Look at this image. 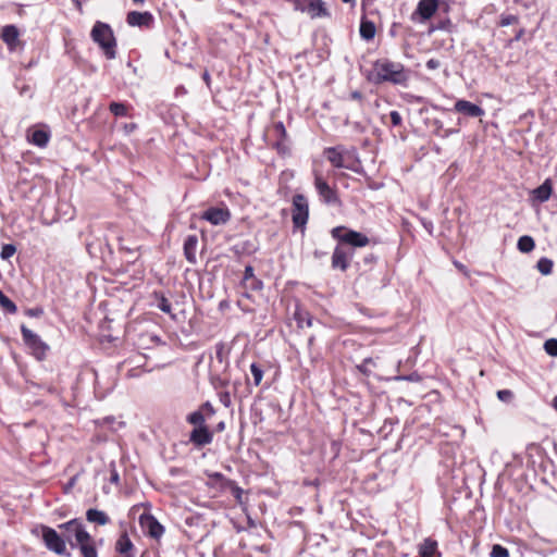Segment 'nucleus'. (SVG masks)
I'll return each mask as SVG.
<instances>
[{
  "mask_svg": "<svg viewBox=\"0 0 557 557\" xmlns=\"http://www.w3.org/2000/svg\"><path fill=\"white\" fill-rule=\"evenodd\" d=\"M362 94L359 91V90H354L352 92H350V98L352 100H358V101H361L362 100Z\"/></svg>",
  "mask_w": 557,
  "mask_h": 557,
  "instance_id": "52",
  "label": "nucleus"
},
{
  "mask_svg": "<svg viewBox=\"0 0 557 557\" xmlns=\"http://www.w3.org/2000/svg\"><path fill=\"white\" fill-rule=\"evenodd\" d=\"M154 297L158 300L157 307L164 313H171L172 306L169 299L163 294L159 293H154Z\"/></svg>",
  "mask_w": 557,
  "mask_h": 557,
  "instance_id": "34",
  "label": "nucleus"
},
{
  "mask_svg": "<svg viewBox=\"0 0 557 557\" xmlns=\"http://www.w3.org/2000/svg\"><path fill=\"white\" fill-rule=\"evenodd\" d=\"M491 557H509V552L506 547L495 544L491 550Z\"/></svg>",
  "mask_w": 557,
  "mask_h": 557,
  "instance_id": "40",
  "label": "nucleus"
},
{
  "mask_svg": "<svg viewBox=\"0 0 557 557\" xmlns=\"http://www.w3.org/2000/svg\"><path fill=\"white\" fill-rule=\"evenodd\" d=\"M16 252V247L13 244H4L1 248L0 257L3 260L10 259Z\"/></svg>",
  "mask_w": 557,
  "mask_h": 557,
  "instance_id": "38",
  "label": "nucleus"
},
{
  "mask_svg": "<svg viewBox=\"0 0 557 557\" xmlns=\"http://www.w3.org/2000/svg\"><path fill=\"white\" fill-rule=\"evenodd\" d=\"M189 441L197 447H203L212 443L213 433L208 426L194 428L189 434Z\"/></svg>",
  "mask_w": 557,
  "mask_h": 557,
  "instance_id": "16",
  "label": "nucleus"
},
{
  "mask_svg": "<svg viewBox=\"0 0 557 557\" xmlns=\"http://www.w3.org/2000/svg\"><path fill=\"white\" fill-rule=\"evenodd\" d=\"M553 407L555 408V410L557 411V396H555L553 398Z\"/></svg>",
  "mask_w": 557,
  "mask_h": 557,
  "instance_id": "61",
  "label": "nucleus"
},
{
  "mask_svg": "<svg viewBox=\"0 0 557 557\" xmlns=\"http://www.w3.org/2000/svg\"><path fill=\"white\" fill-rule=\"evenodd\" d=\"M220 401L225 406V407H230L231 406V397H230V394L228 393H223L220 395Z\"/></svg>",
  "mask_w": 557,
  "mask_h": 557,
  "instance_id": "49",
  "label": "nucleus"
},
{
  "mask_svg": "<svg viewBox=\"0 0 557 557\" xmlns=\"http://www.w3.org/2000/svg\"><path fill=\"white\" fill-rule=\"evenodd\" d=\"M440 451L442 455L448 456L450 453V445L448 443L441 444Z\"/></svg>",
  "mask_w": 557,
  "mask_h": 557,
  "instance_id": "50",
  "label": "nucleus"
},
{
  "mask_svg": "<svg viewBox=\"0 0 557 557\" xmlns=\"http://www.w3.org/2000/svg\"><path fill=\"white\" fill-rule=\"evenodd\" d=\"M126 22L129 26H137V27H141V28L150 29L154 25V17L148 11H146V12L131 11L126 15Z\"/></svg>",
  "mask_w": 557,
  "mask_h": 557,
  "instance_id": "13",
  "label": "nucleus"
},
{
  "mask_svg": "<svg viewBox=\"0 0 557 557\" xmlns=\"http://www.w3.org/2000/svg\"><path fill=\"white\" fill-rule=\"evenodd\" d=\"M90 37L102 50L108 60L116 58V39L111 26L103 22H96L90 32Z\"/></svg>",
  "mask_w": 557,
  "mask_h": 557,
  "instance_id": "3",
  "label": "nucleus"
},
{
  "mask_svg": "<svg viewBox=\"0 0 557 557\" xmlns=\"http://www.w3.org/2000/svg\"><path fill=\"white\" fill-rule=\"evenodd\" d=\"M133 1H134V3H136V4H143V3H144V0H133Z\"/></svg>",
  "mask_w": 557,
  "mask_h": 557,
  "instance_id": "64",
  "label": "nucleus"
},
{
  "mask_svg": "<svg viewBox=\"0 0 557 557\" xmlns=\"http://www.w3.org/2000/svg\"><path fill=\"white\" fill-rule=\"evenodd\" d=\"M248 288L251 290H261L263 288V283L258 277H253L248 283H245Z\"/></svg>",
  "mask_w": 557,
  "mask_h": 557,
  "instance_id": "44",
  "label": "nucleus"
},
{
  "mask_svg": "<svg viewBox=\"0 0 557 557\" xmlns=\"http://www.w3.org/2000/svg\"><path fill=\"white\" fill-rule=\"evenodd\" d=\"M497 397L502 401H510L513 397V394L510 389H500L497 392Z\"/></svg>",
  "mask_w": 557,
  "mask_h": 557,
  "instance_id": "46",
  "label": "nucleus"
},
{
  "mask_svg": "<svg viewBox=\"0 0 557 557\" xmlns=\"http://www.w3.org/2000/svg\"><path fill=\"white\" fill-rule=\"evenodd\" d=\"M250 372H251V375L253 377V384L256 386H258L261 383V381H262L263 370L261 369V367L259 364L251 363Z\"/></svg>",
  "mask_w": 557,
  "mask_h": 557,
  "instance_id": "37",
  "label": "nucleus"
},
{
  "mask_svg": "<svg viewBox=\"0 0 557 557\" xmlns=\"http://www.w3.org/2000/svg\"><path fill=\"white\" fill-rule=\"evenodd\" d=\"M360 36L361 38H363L364 40H371L374 38L375 36V25L373 22L362 17L361 18V22H360Z\"/></svg>",
  "mask_w": 557,
  "mask_h": 557,
  "instance_id": "24",
  "label": "nucleus"
},
{
  "mask_svg": "<svg viewBox=\"0 0 557 557\" xmlns=\"http://www.w3.org/2000/svg\"><path fill=\"white\" fill-rule=\"evenodd\" d=\"M42 313V310L39 309V308H36V309H30L28 311V314L32 315V317H38Z\"/></svg>",
  "mask_w": 557,
  "mask_h": 557,
  "instance_id": "54",
  "label": "nucleus"
},
{
  "mask_svg": "<svg viewBox=\"0 0 557 557\" xmlns=\"http://www.w3.org/2000/svg\"><path fill=\"white\" fill-rule=\"evenodd\" d=\"M109 110L115 116H126L128 114V107L123 102H111Z\"/></svg>",
  "mask_w": 557,
  "mask_h": 557,
  "instance_id": "33",
  "label": "nucleus"
},
{
  "mask_svg": "<svg viewBox=\"0 0 557 557\" xmlns=\"http://www.w3.org/2000/svg\"><path fill=\"white\" fill-rule=\"evenodd\" d=\"M313 343H314V336H310L308 338V346L311 347L313 345Z\"/></svg>",
  "mask_w": 557,
  "mask_h": 557,
  "instance_id": "60",
  "label": "nucleus"
},
{
  "mask_svg": "<svg viewBox=\"0 0 557 557\" xmlns=\"http://www.w3.org/2000/svg\"><path fill=\"white\" fill-rule=\"evenodd\" d=\"M371 366L374 367L375 362L372 358H364L361 363L357 364L356 370L364 376L372 375Z\"/></svg>",
  "mask_w": 557,
  "mask_h": 557,
  "instance_id": "31",
  "label": "nucleus"
},
{
  "mask_svg": "<svg viewBox=\"0 0 557 557\" xmlns=\"http://www.w3.org/2000/svg\"><path fill=\"white\" fill-rule=\"evenodd\" d=\"M225 355H226V351H225L224 344L218 343L215 345V358L219 360V362H223Z\"/></svg>",
  "mask_w": 557,
  "mask_h": 557,
  "instance_id": "45",
  "label": "nucleus"
},
{
  "mask_svg": "<svg viewBox=\"0 0 557 557\" xmlns=\"http://www.w3.org/2000/svg\"><path fill=\"white\" fill-rule=\"evenodd\" d=\"M206 416H205V412L202 411H199V410H196L191 413H189L187 417H186V421L193 425H195V428H201V426H207L206 425Z\"/></svg>",
  "mask_w": 557,
  "mask_h": 557,
  "instance_id": "29",
  "label": "nucleus"
},
{
  "mask_svg": "<svg viewBox=\"0 0 557 557\" xmlns=\"http://www.w3.org/2000/svg\"><path fill=\"white\" fill-rule=\"evenodd\" d=\"M28 140L37 147H46L49 141V134L44 129H36L29 136Z\"/></svg>",
  "mask_w": 557,
  "mask_h": 557,
  "instance_id": "25",
  "label": "nucleus"
},
{
  "mask_svg": "<svg viewBox=\"0 0 557 557\" xmlns=\"http://www.w3.org/2000/svg\"><path fill=\"white\" fill-rule=\"evenodd\" d=\"M224 429H225V423H224L223 421L219 422V423L216 424V426H215V430H216L218 432H222V431H224Z\"/></svg>",
  "mask_w": 557,
  "mask_h": 557,
  "instance_id": "56",
  "label": "nucleus"
},
{
  "mask_svg": "<svg viewBox=\"0 0 557 557\" xmlns=\"http://www.w3.org/2000/svg\"><path fill=\"white\" fill-rule=\"evenodd\" d=\"M65 540V544L69 543L72 549H75L78 541L87 539V530L83 522L75 518L58 525Z\"/></svg>",
  "mask_w": 557,
  "mask_h": 557,
  "instance_id": "6",
  "label": "nucleus"
},
{
  "mask_svg": "<svg viewBox=\"0 0 557 557\" xmlns=\"http://www.w3.org/2000/svg\"><path fill=\"white\" fill-rule=\"evenodd\" d=\"M314 187L322 202L329 206L338 205L339 198L336 189L331 187L329 183L318 173L314 174Z\"/></svg>",
  "mask_w": 557,
  "mask_h": 557,
  "instance_id": "9",
  "label": "nucleus"
},
{
  "mask_svg": "<svg viewBox=\"0 0 557 557\" xmlns=\"http://www.w3.org/2000/svg\"><path fill=\"white\" fill-rule=\"evenodd\" d=\"M211 478H213L214 480H218V481H221L222 482V485L224 486L225 484V480H227L222 473L220 472H215L211 475Z\"/></svg>",
  "mask_w": 557,
  "mask_h": 557,
  "instance_id": "51",
  "label": "nucleus"
},
{
  "mask_svg": "<svg viewBox=\"0 0 557 557\" xmlns=\"http://www.w3.org/2000/svg\"><path fill=\"white\" fill-rule=\"evenodd\" d=\"M454 265H455L456 268L460 269V270H462V269H463V265H462V264H460V263H458V262H456V261L454 262Z\"/></svg>",
  "mask_w": 557,
  "mask_h": 557,
  "instance_id": "62",
  "label": "nucleus"
},
{
  "mask_svg": "<svg viewBox=\"0 0 557 557\" xmlns=\"http://www.w3.org/2000/svg\"><path fill=\"white\" fill-rule=\"evenodd\" d=\"M436 9V0H420L417 9L411 14V21L416 23H423L433 16Z\"/></svg>",
  "mask_w": 557,
  "mask_h": 557,
  "instance_id": "11",
  "label": "nucleus"
},
{
  "mask_svg": "<svg viewBox=\"0 0 557 557\" xmlns=\"http://www.w3.org/2000/svg\"><path fill=\"white\" fill-rule=\"evenodd\" d=\"M523 35H524V28L519 29L515 36V40L516 41L520 40L523 37Z\"/></svg>",
  "mask_w": 557,
  "mask_h": 557,
  "instance_id": "55",
  "label": "nucleus"
},
{
  "mask_svg": "<svg viewBox=\"0 0 557 557\" xmlns=\"http://www.w3.org/2000/svg\"><path fill=\"white\" fill-rule=\"evenodd\" d=\"M18 35L20 33L15 25H5L1 32L2 40L10 47L15 46Z\"/></svg>",
  "mask_w": 557,
  "mask_h": 557,
  "instance_id": "23",
  "label": "nucleus"
},
{
  "mask_svg": "<svg viewBox=\"0 0 557 557\" xmlns=\"http://www.w3.org/2000/svg\"><path fill=\"white\" fill-rule=\"evenodd\" d=\"M331 236L337 240L341 246H349L352 248H362L370 244V238L358 231L351 230L344 225L335 226L331 230Z\"/></svg>",
  "mask_w": 557,
  "mask_h": 557,
  "instance_id": "4",
  "label": "nucleus"
},
{
  "mask_svg": "<svg viewBox=\"0 0 557 557\" xmlns=\"http://www.w3.org/2000/svg\"><path fill=\"white\" fill-rule=\"evenodd\" d=\"M403 379L408 380V381H412V380H414V376L409 375V376H404Z\"/></svg>",
  "mask_w": 557,
  "mask_h": 557,
  "instance_id": "63",
  "label": "nucleus"
},
{
  "mask_svg": "<svg viewBox=\"0 0 557 557\" xmlns=\"http://www.w3.org/2000/svg\"><path fill=\"white\" fill-rule=\"evenodd\" d=\"M552 193L553 184L549 178H546L542 185H540L532 191L533 197L540 202L547 201L550 198Z\"/></svg>",
  "mask_w": 557,
  "mask_h": 557,
  "instance_id": "21",
  "label": "nucleus"
},
{
  "mask_svg": "<svg viewBox=\"0 0 557 557\" xmlns=\"http://www.w3.org/2000/svg\"><path fill=\"white\" fill-rule=\"evenodd\" d=\"M198 410L205 412L207 419L211 418L215 413V410L210 401L202 404Z\"/></svg>",
  "mask_w": 557,
  "mask_h": 557,
  "instance_id": "42",
  "label": "nucleus"
},
{
  "mask_svg": "<svg viewBox=\"0 0 557 557\" xmlns=\"http://www.w3.org/2000/svg\"><path fill=\"white\" fill-rule=\"evenodd\" d=\"M389 117L393 126H399L403 122L401 115L397 111H392Z\"/></svg>",
  "mask_w": 557,
  "mask_h": 557,
  "instance_id": "48",
  "label": "nucleus"
},
{
  "mask_svg": "<svg viewBox=\"0 0 557 557\" xmlns=\"http://www.w3.org/2000/svg\"><path fill=\"white\" fill-rule=\"evenodd\" d=\"M376 258L374 257V255H370L368 257L364 258V261L368 262V263H371L375 260Z\"/></svg>",
  "mask_w": 557,
  "mask_h": 557,
  "instance_id": "58",
  "label": "nucleus"
},
{
  "mask_svg": "<svg viewBox=\"0 0 557 557\" xmlns=\"http://www.w3.org/2000/svg\"><path fill=\"white\" fill-rule=\"evenodd\" d=\"M198 238L196 235H189L184 242V255L188 262L195 264L197 262L196 251Z\"/></svg>",
  "mask_w": 557,
  "mask_h": 557,
  "instance_id": "20",
  "label": "nucleus"
},
{
  "mask_svg": "<svg viewBox=\"0 0 557 557\" xmlns=\"http://www.w3.org/2000/svg\"><path fill=\"white\" fill-rule=\"evenodd\" d=\"M294 318L299 327H304V326L310 327L312 325V317L306 310L297 309L295 311Z\"/></svg>",
  "mask_w": 557,
  "mask_h": 557,
  "instance_id": "27",
  "label": "nucleus"
},
{
  "mask_svg": "<svg viewBox=\"0 0 557 557\" xmlns=\"http://www.w3.org/2000/svg\"><path fill=\"white\" fill-rule=\"evenodd\" d=\"M437 543L431 539H426L419 547L421 557H436Z\"/></svg>",
  "mask_w": 557,
  "mask_h": 557,
  "instance_id": "26",
  "label": "nucleus"
},
{
  "mask_svg": "<svg viewBox=\"0 0 557 557\" xmlns=\"http://www.w3.org/2000/svg\"><path fill=\"white\" fill-rule=\"evenodd\" d=\"M253 272H255V270L251 265H246L245 271H244V277H243L244 284L248 283L250 280H252L255 277Z\"/></svg>",
  "mask_w": 557,
  "mask_h": 557,
  "instance_id": "47",
  "label": "nucleus"
},
{
  "mask_svg": "<svg viewBox=\"0 0 557 557\" xmlns=\"http://www.w3.org/2000/svg\"><path fill=\"white\" fill-rule=\"evenodd\" d=\"M324 154L334 168H344L358 174L363 172L357 149L354 147L349 149L341 145L327 147L324 150Z\"/></svg>",
  "mask_w": 557,
  "mask_h": 557,
  "instance_id": "2",
  "label": "nucleus"
},
{
  "mask_svg": "<svg viewBox=\"0 0 557 557\" xmlns=\"http://www.w3.org/2000/svg\"><path fill=\"white\" fill-rule=\"evenodd\" d=\"M309 220V203L308 199L302 194H296L292 200V221L295 228L302 232Z\"/></svg>",
  "mask_w": 557,
  "mask_h": 557,
  "instance_id": "7",
  "label": "nucleus"
},
{
  "mask_svg": "<svg viewBox=\"0 0 557 557\" xmlns=\"http://www.w3.org/2000/svg\"><path fill=\"white\" fill-rule=\"evenodd\" d=\"M40 531L42 542L47 549L60 556H71V553L65 545V540L61 532H58L53 528L44 524L40 525Z\"/></svg>",
  "mask_w": 557,
  "mask_h": 557,
  "instance_id": "5",
  "label": "nucleus"
},
{
  "mask_svg": "<svg viewBox=\"0 0 557 557\" xmlns=\"http://www.w3.org/2000/svg\"><path fill=\"white\" fill-rule=\"evenodd\" d=\"M0 306L9 313H15L17 311L16 305L7 297L0 289Z\"/></svg>",
  "mask_w": 557,
  "mask_h": 557,
  "instance_id": "35",
  "label": "nucleus"
},
{
  "mask_svg": "<svg viewBox=\"0 0 557 557\" xmlns=\"http://www.w3.org/2000/svg\"><path fill=\"white\" fill-rule=\"evenodd\" d=\"M111 482L117 483L119 482V473L116 471H113L111 474Z\"/></svg>",
  "mask_w": 557,
  "mask_h": 557,
  "instance_id": "57",
  "label": "nucleus"
},
{
  "mask_svg": "<svg viewBox=\"0 0 557 557\" xmlns=\"http://www.w3.org/2000/svg\"><path fill=\"white\" fill-rule=\"evenodd\" d=\"M114 548L115 552L122 557H136V548L126 531L120 534L115 542Z\"/></svg>",
  "mask_w": 557,
  "mask_h": 557,
  "instance_id": "15",
  "label": "nucleus"
},
{
  "mask_svg": "<svg viewBox=\"0 0 557 557\" xmlns=\"http://www.w3.org/2000/svg\"><path fill=\"white\" fill-rule=\"evenodd\" d=\"M86 537L87 539L78 541L75 549L79 550L82 557H98L97 541L89 534V532Z\"/></svg>",
  "mask_w": 557,
  "mask_h": 557,
  "instance_id": "18",
  "label": "nucleus"
},
{
  "mask_svg": "<svg viewBox=\"0 0 557 557\" xmlns=\"http://www.w3.org/2000/svg\"><path fill=\"white\" fill-rule=\"evenodd\" d=\"M553 265L554 263L550 259L543 257L537 261L536 269L543 275H548L553 271Z\"/></svg>",
  "mask_w": 557,
  "mask_h": 557,
  "instance_id": "32",
  "label": "nucleus"
},
{
  "mask_svg": "<svg viewBox=\"0 0 557 557\" xmlns=\"http://www.w3.org/2000/svg\"><path fill=\"white\" fill-rule=\"evenodd\" d=\"M273 136L277 139H287V132L283 122H275L271 129Z\"/></svg>",
  "mask_w": 557,
  "mask_h": 557,
  "instance_id": "36",
  "label": "nucleus"
},
{
  "mask_svg": "<svg viewBox=\"0 0 557 557\" xmlns=\"http://www.w3.org/2000/svg\"><path fill=\"white\" fill-rule=\"evenodd\" d=\"M351 258L352 252L347 251L343 246L338 244L332 253V268L345 272L349 268Z\"/></svg>",
  "mask_w": 557,
  "mask_h": 557,
  "instance_id": "14",
  "label": "nucleus"
},
{
  "mask_svg": "<svg viewBox=\"0 0 557 557\" xmlns=\"http://www.w3.org/2000/svg\"><path fill=\"white\" fill-rule=\"evenodd\" d=\"M438 61L431 59L428 61L426 66L428 69H436L438 66Z\"/></svg>",
  "mask_w": 557,
  "mask_h": 557,
  "instance_id": "53",
  "label": "nucleus"
},
{
  "mask_svg": "<svg viewBox=\"0 0 557 557\" xmlns=\"http://www.w3.org/2000/svg\"><path fill=\"white\" fill-rule=\"evenodd\" d=\"M375 84L391 83L406 86L409 81V71L400 62L389 59H379L373 63L372 77Z\"/></svg>",
  "mask_w": 557,
  "mask_h": 557,
  "instance_id": "1",
  "label": "nucleus"
},
{
  "mask_svg": "<svg viewBox=\"0 0 557 557\" xmlns=\"http://www.w3.org/2000/svg\"><path fill=\"white\" fill-rule=\"evenodd\" d=\"M202 78H203L205 82H207V84H209L210 75H209V73L207 71L203 73Z\"/></svg>",
  "mask_w": 557,
  "mask_h": 557,
  "instance_id": "59",
  "label": "nucleus"
},
{
  "mask_svg": "<svg viewBox=\"0 0 557 557\" xmlns=\"http://www.w3.org/2000/svg\"><path fill=\"white\" fill-rule=\"evenodd\" d=\"M139 525L144 533L151 539L160 540L164 534V527L157 520L154 516L144 512L139 516Z\"/></svg>",
  "mask_w": 557,
  "mask_h": 557,
  "instance_id": "10",
  "label": "nucleus"
},
{
  "mask_svg": "<svg viewBox=\"0 0 557 557\" xmlns=\"http://www.w3.org/2000/svg\"><path fill=\"white\" fill-rule=\"evenodd\" d=\"M304 12L308 13L311 18L330 17V12L322 0H306Z\"/></svg>",
  "mask_w": 557,
  "mask_h": 557,
  "instance_id": "17",
  "label": "nucleus"
},
{
  "mask_svg": "<svg viewBox=\"0 0 557 557\" xmlns=\"http://www.w3.org/2000/svg\"><path fill=\"white\" fill-rule=\"evenodd\" d=\"M545 351L553 357H557V339L549 338L544 343Z\"/></svg>",
  "mask_w": 557,
  "mask_h": 557,
  "instance_id": "39",
  "label": "nucleus"
},
{
  "mask_svg": "<svg viewBox=\"0 0 557 557\" xmlns=\"http://www.w3.org/2000/svg\"><path fill=\"white\" fill-rule=\"evenodd\" d=\"M201 219L210 222L212 225H223L230 221L231 212L226 207H211L202 213Z\"/></svg>",
  "mask_w": 557,
  "mask_h": 557,
  "instance_id": "12",
  "label": "nucleus"
},
{
  "mask_svg": "<svg viewBox=\"0 0 557 557\" xmlns=\"http://www.w3.org/2000/svg\"><path fill=\"white\" fill-rule=\"evenodd\" d=\"M86 519L88 522L98 525H106L110 522V518L104 511L95 508H90L86 511Z\"/></svg>",
  "mask_w": 557,
  "mask_h": 557,
  "instance_id": "22",
  "label": "nucleus"
},
{
  "mask_svg": "<svg viewBox=\"0 0 557 557\" xmlns=\"http://www.w3.org/2000/svg\"><path fill=\"white\" fill-rule=\"evenodd\" d=\"M273 146L277 150V152L281 154H285L289 150V147L287 145V139H277V140H275Z\"/></svg>",
  "mask_w": 557,
  "mask_h": 557,
  "instance_id": "41",
  "label": "nucleus"
},
{
  "mask_svg": "<svg viewBox=\"0 0 557 557\" xmlns=\"http://www.w3.org/2000/svg\"><path fill=\"white\" fill-rule=\"evenodd\" d=\"M21 333L25 345L33 350L35 357L38 360L44 359L49 349V346L46 343H44L36 333H34L25 325L21 326Z\"/></svg>",
  "mask_w": 557,
  "mask_h": 557,
  "instance_id": "8",
  "label": "nucleus"
},
{
  "mask_svg": "<svg viewBox=\"0 0 557 557\" xmlns=\"http://www.w3.org/2000/svg\"><path fill=\"white\" fill-rule=\"evenodd\" d=\"M517 247L523 253L531 252L535 247L534 239L529 235H523L518 239Z\"/></svg>",
  "mask_w": 557,
  "mask_h": 557,
  "instance_id": "28",
  "label": "nucleus"
},
{
  "mask_svg": "<svg viewBox=\"0 0 557 557\" xmlns=\"http://www.w3.org/2000/svg\"><path fill=\"white\" fill-rule=\"evenodd\" d=\"M225 488H228L238 504H243L244 490L233 480H225Z\"/></svg>",
  "mask_w": 557,
  "mask_h": 557,
  "instance_id": "30",
  "label": "nucleus"
},
{
  "mask_svg": "<svg viewBox=\"0 0 557 557\" xmlns=\"http://www.w3.org/2000/svg\"><path fill=\"white\" fill-rule=\"evenodd\" d=\"M455 111L470 117H479L484 114V110L481 107L467 100L455 102Z\"/></svg>",
  "mask_w": 557,
  "mask_h": 557,
  "instance_id": "19",
  "label": "nucleus"
},
{
  "mask_svg": "<svg viewBox=\"0 0 557 557\" xmlns=\"http://www.w3.org/2000/svg\"><path fill=\"white\" fill-rule=\"evenodd\" d=\"M519 21L518 16L516 15H502L500 16V26H508V25H511V24H517Z\"/></svg>",
  "mask_w": 557,
  "mask_h": 557,
  "instance_id": "43",
  "label": "nucleus"
}]
</instances>
